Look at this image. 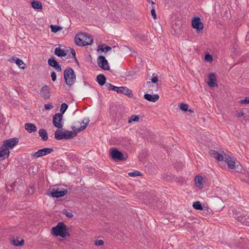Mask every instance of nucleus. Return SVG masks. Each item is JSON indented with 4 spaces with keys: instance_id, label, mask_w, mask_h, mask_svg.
I'll list each match as a JSON object with an SVG mask.
<instances>
[{
    "instance_id": "f257e3e1",
    "label": "nucleus",
    "mask_w": 249,
    "mask_h": 249,
    "mask_svg": "<svg viewBox=\"0 0 249 249\" xmlns=\"http://www.w3.org/2000/svg\"><path fill=\"white\" fill-rule=\"evenodd\" d=\"M75 43L77 46H84L91 45L93 42V38L90 35H88L86 33H80L76 35Z\"/></svg>"
},
{
    "instance_id": "f03ea898",
    "label": "nucleus",
    "mask_w": 249,
    "mask_h": 249,
    "mask_svg": "<svg viewBox=\"0 0 249 249\" xmlns=\"http://www.w3.org/2000/svg\"><path fill=\"white\" fill-rule=\"evenodd\" d=\"M52 234L55 236H60L65 238L70 235L66 225L63 222H59L57 225L52 228Z\"/></svg>"
},
{
    "instance_id": "7ed1b4c3",
    "label": "nucleus",
    "mask_w": 249,
    "mask_h": 249,
    "mask_svg": "<svg viewBox=\"0 0 249 249\" xmlns=\"http://www.w3.org/2000/svg\"><path fill=\"white\" fill-rule=\"evenodd\" d=\"M76 126L72 127L73 131H68L58 128L55 132V138L57 140L69 139L73 138L77 135Z\"/></svg>"
},
{
    "instance_id": "20e7f679",
    "label": "nucleus",
    "mask_w": 249,
    "mask_h": 249,
    "mask_svg": "<svg viewBox=\"0 0 249 249\" xmlns=\"http://www.w3.org/2000/svg\"><path fill=\"white\" fill-rule=\"evenodd\" d=\"M65 82L69 86L73 85L76 81V75L73 70L71 67H67L64 71Z\"/></svg>"
},
{
    "instance_id": "39448f33",
    "label": "nucleus",
    "mask_w": 249,
    "mask_h": 249,
    "mask_svg": "<svg viewBox=\"0 0 249 249\" xmlns=\"http://www.w3.org/2000/svg\"><path fill=\"white\" fill-rule=\"evenodd\" d=\"M51 195L53 197L59 198L66 195L68 191L66 189L61 188H51L50 189Z\"/></svg>"
},
{
    "instance_id": "423d86ee",
    "label": "nucleus",
    "mask_w": 249,
    "mask_h": 249,
    "mask_svg": "<svg viewBox=\"0 0 249 249\" xmlns=\"http://www.w3.org/2000/svg\"><path fill=\"white\" fill-rule=\"evenodd\" d=\"M53 151L52 148H44L38 150L37 151L32 154V157L34 159H36L39 157L45 156L51 153Z\"/></svg>"
},
{
    "instance_id": "0eeeda50",
    "label": "nucleus",
    "mask_w": 249,
    "mask_h": 249,
    "mask_svg": "<svg viewBox=\"0 0 249 249\" xmlns=\"http://www.w3.org/2000/svg\"><path fill=\"white\" fill-rule=\"evenodd\" d=\"M110 154L112 159L114 160H126V157L121 152L116 148L111 149Z\"/></svg>"
},
{
    "instance_id": "6e6552de",
    "label": "nucleus",
    "mask_w": 249,
    "mask_h": 249,
    "mask_svg": "<svg viewBox=\"0 0 249 249\" xmlns=\"http://www.w3.org/2000/svg\"><path fill=\"white\" fill-rule=\"evenodd\" d=\"M97 64L100 68L104 70H109L110 67L108 62L105 57L103 55H100L97 60Z\"/></svg>"
},
{
    "instance_id": "1a4fd4ad",
    "label": "nucleus",
    "mask_w": 249,
    "mask_h": 249,
    "mask_svg": "<svg viewBox=\"0 0 249 249\" xmlns=\"http://www.w3.org/2000/svg\"><path fill=\"white\" fill-rule=\"evenodd\" d=\"M192 26L193 28L196 30L197 33H199L203 28V24L200 21L199 17H195L192 20Z\"/></svg>"
},
{
    "instance_id": "9d476101",
    "label": "nucleus",
    "mask_w": 249,
    "mask_h": 249,
    "mask_svg": "<svg viewBox=\"0 0 249 249\" xmlns=\"http://www.w3.org/2000/svg\"><path fill=\"white\" fill-rule=\"evenodd\" d=\"M63 115L60 113L55 114L53 117V123L54 126L58 128H61Z\"/></svg>"
},
{
    "instance_id": "9b49d317",
    "label": "nucleus",
    "mask_w": 249,
    "mask_h": 249,
    "mask_svg": "<svg viewBox=\"0 0 249 249\" xmlns=\"http://www.w3.org/2000/svg\"><path fill=\"white\" fill-rule=\"evenodd\" d=\"M223 161H224L227 164L229 168L233 169L235 167V160L230 156L224 154V160Z\"/></svg>"
},
{
    "instance_id": "f8f14e48",
    "label": "nucleus",
    "mask_w": 249,
    "mask_h": 249,
    "mask_svg": "<svg viewBox=\"0 0 249 249\" xmlns=\"http://www.w3.org/2000/svg\"><path fill=\"white\" fill-rule=\"evenodd\" d=\"M48 64L55 69L58 72H61L62 71V69L60 65L58 63V62L55 60L54 58L52 57L48 59Z\"/></svg>"
},
{
    "instance_id": "ddd939ff",
    "label": "nucleus",
    "mask_w": 249,
    "mask_h": 249,
    "mask_svg": "<svg viewBox=\"0 0 249 249\" xmlns=\"http://www.w3.org/2000/svg\"><path fill=\"white\" fill-rule=\"evenodd\" d=\"M50 89L49 86H44L40 90V95L44 99H48L50 97Z\"/></svg>"
},
{
    "instance_id": "4468645a",
    "label": "nucleus",
    "mask_w": 249,
    "mask_h": 249,
    "mask_svg": "<svg viewBox=\"0 0 249 249\" xmlns=\"http://www.w3.org/2000/svg\"><path fill=\"white\" fill-rule=\"evenodd\" d=\"M210 154L212 157L215 158L218 161H223L224 160V154H226L224 151H222V153L220 154L214 150H211Z\"/></svg>"
},
{
    "instance_id": "2eb2a0df",
    "label": "nucleus",
    "mask_w": 249,
    "mask_h": 249,
    "mask_svg": "<svg viewBox=\"0 0 249 249\" xmlns=\"http://www.w3.org/2000/svg\"><path fill=\"white\" fill-rule=\"evenodd\" d=\"M216 77L214 73H211L208 75V84L210 87H217L218 85L215 82Z\"/></svg>"
},
{
    "instance_id": "dca6fc26",
    "label": "nucleus",
    "mask_w": 249,
    "mask_h": 249,
    "mask_svg": "<svg viewBox=\"0 0 249 249\" xmlns=\"http://www.w3.org/2000/svg\"><path fill=\"white\" fill-rule=\"evenodd\" d=\"M118 89H116L115 91L118 93H122L125 95H127L129 97L131 96L132 93L131 90L126 87H118Z\"/></svg>"
},
{
    "instance_id": "f3484780",
    "label": "nucleus",
    "mask_w": 249,
    "mask_h": 249,
    "mask_svg": "<svg viewBox=\"0 0 249 249\" xmlns=\"http://www.w3.org/2000/svg\"><path fill=\"white\" fill-rule=\"evenodd\" d=\"M18 141H4V143L1 148L5 149H12L15 145L17 144Z\"/></svg>"
},
{
    "instance_id": "a211bd4d",
    "label": "nucleus",
    "mask_w": 249,
    "mask_h": 249,
    "mask_svg": "<svg viewBox=\"0 0 249 249\" xmlns=\"http://www.w3.org/2000/svg\"><path fill=\"white\" fill-rule=\"evenodd\" d=\"M144 98L146 100L152 102H156L159 99V96L158 94L151 95L148 93L144 95Z\"/></svg>"
},
{
    "instance_id": "6ab92c4d",
    "label": "nucleus",
    "mask_w": 249,
    "mask_h": 249,
    "mask_svg": "<svg viewBox=\"0 0 249 249\" xmlns=\"http://www.w3.org/2000/svg\"><path fill=\"white\" fill-rule=\"evenodd\" d=\"M10 155L9 150L1 147L0 150V161L8 158Z\"/></svg>"
},
{
    "instance_id": "aec40b11",
    "label": "nucleus",
    "mask_w": 249,
    "mask_h": 249,
    "mask_svg": "<svg viewBox=\"0 0 249 249\" xmlns=\"http://www.w3.org/2000/svg\"><path fill=\"white\" fill-rule=\"evenodd\" d=\"M25 129L29 133L36 131V127L34 124L28 123L25 124Z\"/></svg>"
},
{
    "instance_id": "412c9836",
    "label": "nucleus",
    "mask_w": 249,
    "mask_h": 249,
    "mask_svg": "<svg viewBox=\"0 0 249 249\" xmlns=\"http://www.w3.org/2000/svg\"><path fill=\"white\" fill-rule=\"evenodd\" d=\"M96 81L101 86L105 85L107 83H106V78L105 76L103 74H100L97 75L96 77Z\"/></svg>"
},
{
    "instance_id": "4be33fe9",
    "label": "nucleus",
    "mask_w": 249,
    "mask_h": 249,
    "mask_svg": "<svg viewBox=\"0 0 249 249\" xmlns=\"http://www.w3.org/2000/svg\"><path fill=\"white\" fill-rule=\"evenodd\" d=\"M89 119H84V120H83L82 123L84 124L83 125H81L80 127H76L75 128L76 130V132L77 133L78 131H80L82 130H83L86 128L87 127L88 124H89Z\"/></svg>"
},
{
    "instance_id": "5701e85b",
    "label": "nucleus",
    "mask_w": 249,
    "mask_h": 249,
    "mask_svg": "<svg viewBox=\"0 0 249 249\" xmlns=\"http://www.w3.org/2000/svg\"><path fill=\"white\" fill-rule=\"evenodd\" d=\"M54 54L59 57H63L66 55V53L63 49L56 48L54 50Z\"/></svg>"
},
{
    "instance_id": "b1692460",
    "label": "nucleus",
    "mask_w": 249,
    "mask_h": 249,
    "mask_svg": "<svg viewBox=\"0 0 249 249\" xmlns=\"http://www.w3.org/2000/svg\"><path fill=\"white\" fill-rule=\"evenodd\" d=\"M38 134L43 140H48V134L45 129L43 128L40 129L38 131Z\"/></svg>"
},
{
    "instance_id": "393cba45",
    "label": "nucleus",
    "mask_w": 249,
    "mask_h": 249,
    "mask_svg": "<svg viewBox=\"0 0 249 249\" xmlns=\"http://www.w3.org/2000/svg\"><path fill=\"white\" fill-rule=\"evenodd\" d=\"M111 50V48L108 46H105L104 44L99 45L98 47V51H101L102 52H107Z\"/></svg>"
},
{
    "instance_id": "a878e982",
    "label": "nucleus",
    "mask_w": 249,
    "mask_h": 249,
    "mask_svg": "<svg viewBox=\"0 0 249 249\" xmlns=\"http://www.w3.org/2000/svg\"><path fill=\"white\" fill-rule=\"evenodd\" d=\"M32 6L35 9L42 10V5L41 3L39 1H33L31 3Z\"/></svg>"
},
{
    "instance_id": "bb28decb",
    "label": "nucleus",
    "mask_w": 249,
    "mask_h": 249,
    "mask_svg": "<svg viewBox=\"0 0 249 249\" xmlns=\"http://www.w3.org/2000/svg\"><path fill=\"white\" fill-rule=\"evenodd\" d=\"M11 243L12 245L15 246H21L23 245L24 243V241L22 239L20 241L18 240V239H16L13 238L11 240Z\"/></svg>"
},
{
    "instance_id": "cd10ccee",
    "label": "nucleus",
    "mask_w": 249,
    "mask_h": 249,
    "mask_svg": "<svg viewBox=\"0 0 249 249\" xmlns=\"http://www.w3.org/2000/svg\"><path fill=\"white\" fill-rule=\"evenodd\" d=\"M203 178L201 176H196L195 178V182L196 185L199 187H200L202 184Z\"/></svg>"
},
{
    "instance_id": "c85d7f7f",
    "label": "nucleus",
    "mask_w": 249,
    "mask_h": 249,
    "mask_svg": "<svg viewBox=\"0 0 249 249\" xmlns=\"http://www.w3.org/2000/svg\"><path fill=\"white\" fill-rule=\"evenodd\" d=\"M16 63L18 66V67L22 69H24L25 68V65L24 64L23 61L19 58H16L15 60Z\"/></svg>"
},
{
    "instance_id": "c756f323",
    "label": "nucleus",
    "mask_w": 249,
    "mask_h": 249,
    "mask_svg": "<svg viewBox=\"0 0 249 249\" xmlns=\"http://www.w3.org/2000/svg\"><path fill=\"white\" fill-rule=\"evenodd\" d=\"M50 28L51 29V31L55 33L62 29V27L55 25H51Z\"/></svg>"
},
{
    "instance_id": "7c9ffc66",
    "label": "nucleus",
    "mask_w": 249,
    "mask_h": 249,
    "mask_svg": "<svg viewBox=\"0 0 249 249\" xmlns=\"http://www.w3.org/2000/svg\"><path fill=\"white\" fill-rule=\"evenodd\" d=\"M193 206L194 209L198 210H203V207L199 201H196L193 203Z\"/></svg>"
},
{
    "instance_id": "2f4dec72",
    "label": "nucleus",
    "mask_w": 249,
    "mask_h": 249,
    "mask_svg": "<svg viewBox=\"0 0 249 249\" xmlns=\"http://www.w3.org/2000/svg\"><path fill=\"white\" fill-rule=\"evenodd\" d=\"M68 106L67 104L62 103L61 105V107H60V112H61L60 114H62V115H63V114L65 112L67 109L68 108Z\"/></svg>"
},
{
    "instance_id": "473e14b6",
    "label": "nucleus",
    "mask_w": 249,
    "mask_h": 249,
    "mask_svg": "<svg viewBox=\"0 0 249 249\" xmlns=\"http://www.w3.org/2000/svg\"><path fill=\"white\" fill-rule=\"evenodd\" d=\"M105 86L109 90H115V91L116 89H117V87L114 86L112 85V84H111L110 83H107L105 84Z\"/></svg>"
},
{
    "instance_id": "72a5a7b5",
    "label": "nucleus",
    "mask_w": 249,
    "mask_h": 249,
    "mask_svg": "<svg viewBox=\"0 0 249 249\" xmlns=\"http://www.w3.org/2000/svg\"><path fill=\"white\" fill-rule=\"evenodd\" d=\"M146 133L147 134H145V135L146 136V139H156V138L155 137V135H154L153 133H152V132H149V131H147L146 132Z\"/></svg>"
},
{
    "instance_id": "f704fd0d",
    "label": "nucleus",
    "mask_w": 249,
    "mask_h": 249,
    "mask_svg": "<svg viewBox=\"0 0 249 249\" xmlns=\"http://www.w3.org/2000/svg\"><path fill=\"white\" fill-rule=\"evenodd\" d=\"M128 175L130 177H137V176H141V173H140V172H139L138 171H135L134 172L128 173Z\"/></svg>"
},
{
    "instance_id": "c9c22d12",
    "label": "nucleus",
    "mask_w": 249,
    "mask_h": 249,
    "mask_svg": "<svg viewBox=\"0 0 249 249\" xmlns=\"http://www.w3.org/2000/svg\"><path fill=\"white\" fill-rule=\"evenodd\" d=\"M180 109L184 111H186L188 109V105L186 104L181 103L179 105Z\"/></svg>"
},
{
    "instance_id": "e433bc0d",
    "label": "nucleus",
    "mask_w": 249,
    "mask_h": 249,
    "mask_svg": "<svg viewBox=\"0 0 249 249\" xmlns=\"http://www.w3.org/2000/svg\"><path fill=\"white\" fill-rule=\"evenodd\" d=\"M139 120V117L137 115H133L131 116V119L128 120V123H130L132 121L137 122Z\"/></svg>"
},
{
    "instance_id": "4c0bfd02",
    "label": "nucleus",
    "mask_w": 249,
    "mask_h": 249,
    "mask_svg": "<svg viewBox=\"0 0 249 249\" xmlns=\"http://www.w3.org/2000/svg\"><path fill=\"white\" fill-rule=\"evenodd\" d=\"M239 103L241 104H249V96L246 97L245 99L241 100Z\"/></svg>"
},
{
    "instance_id": "58836bf2",
    "label": "nucleus",
    "mask_w": 249,
    "mask_h": 249,
    "mask_svg": "<svg viewBox=\"0 0 249 249\" xmlns=\"http://www.w3.org/2000/svg\"><path fill=\"white\" fill-rule=\"evenodd\" d=\"M51 77H52V80L54 82L56 81V73L54 71H53L52 73H51Z\"/></svg>"
},
{
    "instance_id": "ea45409f",
    "label": "nucleus",
    "mask_w": 249,
    "mask_h": 249,
    "mask_svg": "<svg viewBox=\"0 0 249 249\" xmlns=\"http://www.w3.org/2000/svg\"><path fill=\"white\" fill-rule=\"evenodd\" d=\"M44 108L46 110H50L53 108V106L50 104H45L44 106Z\"/></svg>"
},
{
    "instance_id": "a19ab883",
    "label": "nucleus",
    "mask_w": 249,
    "mask_h": 249,
    "mask_svg": "<svg viewBox=\"0 0 249 249\" xmlns=\"http://www.w3.org/2000/svg\"><path fill=\"white\" fill-rule=\"evenodd\" d=\"M104 244V241L102 240H97L95 242V245L96 246H101Z\"/></svg>"
},
{
    "instance_id": "79ce46f5",
    "label": "nucleus",
    "mask_w": 249,
    "mask_h": 249,
    "mask_svg": "<svg viewBox=\"0 0 249 249\" xmlns=\"http://www.w3.org/2000/svg\"><path fill=\"white\" fill-rule=\"evenodd\" d=\"M151 15L154 19H156L157 18L156 14L155 12V10L154 8H153L151 10Z\"/></svg>"
},
{
    "instance_id": "37998d69",
    "label": "nucleus",
    "mask_w": 249,
    "mask_h": 249,
    "mask_svg": "<svg viewBox=\"0 0 249 249\" xmlns=\"http://www.w3.org/2000/svg\"><path fill=\"white\" fill-rule=\"evenodd\" d=\"M205 59L208 61H211L212 60V56L209 54H207L205 56Z\"/></svg>"
},
{
    "instance_id": "c03bdc74",
    "label": "nucleus",
    "mask_w": 249,
    "mask_h": 249,
    "mask_svg": "<svg viewBox=\"0 0 249 249\" xmlns=\"http://www.w3.org/2000/svg\"><path fill=\"white\" fill-rule=\"evenodd\" d=\"M65 214L69 218H71L73 216V214L71 212H66Z\"/></svg>"
},
{
    "instance_id": "a18cd8bd",
    "label": "nucleus",
    "mask_w": 249,
    "mask_h": 249,
    "mask_svg": "<svg viewBox=\"0 0 249 249\" xmlns=\"http://www.w3.org/2000/svg\"><path fill=\"white\" fill-rule=\"evenodd\" d=\"M158 81V78L157 76L154 77L151 79V82L154 83H156Z\"/></svg>"
},
{
    "instance_id": "49530a36",
    "label": "nucleus",
    "mask_w": 249,
    "mask_h": 249,
    "mask_svg": "<svg viewBox=\"0 0 249 249\" xmlns=\"http://www.w3.org/2000/svg\"><path fill=\"white\" fill-rule=\"evenodd\" d=\"M244 115V113L242 111H240L239 112H238L236 114V116L238 117V118H241Z\"/></svg>"
},
{
    "instance_id": "de8ad7c7",
    "label": "nucleus",
    "mask_w": 249,
    "mask_h": 249,
    "mask_svg": "<svg viewBox=\"0 0 249 249\" xmlns=\"http://www.w3.org/2000/svg\"><path fill=\"white\" fill-rule=\"evenodd\" d=\"M71 53L72 54L73 57L75 58V55H76V53H75V50L73 49H71Z\"/></svg>"
},
{
    "instance_id": "09e8293b",
    "label": "nucleus",
    "mask_w": 249,
    "mask_h": 249,
    "mask_svg": "<svg viewBox=\"0 0 249 249\" xmlns=\"http://www.w3.org/2000/svg\"><path fill=\"white\" fill-rule=\"evenodd\" d=\"M243 180L246 181L249 184V177L247 178L242 179Z\"/></svg>"
},
{
    "instance_id": "8fccbe9b",
    "label": "nucleus",
    "mask_w": 249,
    "mask_h": 249,
    "mask_svg": "<svg viewBox=\"0 0 249 249\" xmlns=\"http://www.w3.org/2000/svg\"><path fill=\"white\" fill-rule=\"evenodd\" d=\"M7 140H18V139L17 138H13L8 139Z\"/></svg>"
},
{
    "instance_id": "3c124183",
    "label": "nucleus",
    "mask_w": 249,
    "mask_h": 249,
    "mask_svg": "<svg viewBox=\"0 0 249 249\" xmlns=\"http://www.w3.org/2000/svg\"><path fill=\"white\" fill-rule=\"evenodd\" d=\"M243 223H244V224L247 225H249V222H244L243 221H242Z\"/></svg>"
},
{
    "instance_id": "603ef678",
    "label": "nucleus",
    "mask_w": 249,
    "mask_h": 249,
    "mask_svg": "<svg viewBox=\"0 0 249 249\" xmlns=\"http://www.w3.org/2000/svg\"><path fill=\"white\" fill-rule=\"evenodd\" d=\"M188 111H189V112H193V110L192 109H189L188 110Z\"/></svg>"
},
{
    "instance_id": "864d4df0",
    "label": "nucleus",
    "mask_w": 249,
    "mask_h": 249,
    "mask_svg": "<svg viewBox=\"0 0 249 249\" xmlns=\"http://www.w3.org/2000/svg\"><path fill=\"white\" fill-rule=\"evenodd\" d=\"M151 3L152 4H155V2L153 1H151Z\"/></svg>"
},
{
    "instance_id": "5fc2aeb1",
    "label": "nucleus",
    "mask_w": 249,
    "mask_h": 249,
    "mask_svg": "<svg viewBox=\"0 0 249 249\" xmlns=\"http://www.w3.org/2000/svg\"><path fill=\"white\" fill-rule=\"evenodd\" d=\"M74 59H75V60L76 61V63H78V61H77V59H76V58H74Z\"/></svg>"
},
{
    "instance_id": "6e6d98bb",
    "label": "nucleus",
    "mask_w": 249,
    "mask_h": 249,
    "mask_svg": "<svg viewBox=\"0 0 249 249\" xmlns=\"http://www.w3.org/2000/svg\"><path fill=\"white\" fill-rule=\"evenodd\" d=\"M150 83L149 82H147V84H150Z\"/></svg>"
}]
</instances>
